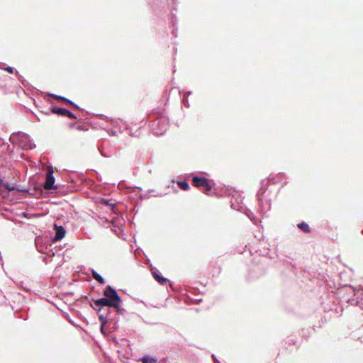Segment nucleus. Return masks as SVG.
Returning <instances> with one entry per match:
<instances>
[{
    "mask_svg": "<svg viewBox=\"0 0 363 363\" xmlns=\"http://www.w3.org/2000/svg\"><path fill=\"white\" fill-rule=\"evenodd\" d=\"M261 191H262V189H259V191L257 193V196H258L257 200H258V202L260 206V211L262 212V213H264L269 208V202L268 199H264L260 196Z\"/></svg>",
    "mask_w": 363,
    "mask_h": 363,
    "instance_id": "7",
    "label": "nucleus"
},
{
    "mask_svg": "<svg viewBox=\"0 0 363 363\" xmlns=\"http://www.w3.org/2000/svg\"><path fill=\"white\" fill-rule=\"evenodd\" d=\"M194 185L196 187L205 188L206 191H209L212 189L211 185L208 179L206 177H193Z\"/></svg>",
    "mask_w": 363,
    "mask_h": 363,
    "instance_id": "3",
    "label": "nucleus"
},
{
    "mask_svg": "<svg viewBox=\"0 0 363 363\" xmlns=\"http://www.w3.org/2000/svg\"><path fill=\"white\" fill-rule=\"evenodd\" d=\"M355 304L359 306L362 309H363V303L359 300L355 301Z\"/></svg>",
    "mask_w": 363,
    "mask_h": 363,
    "instance_id": "28",
    "label": "nucleus"
},
{
    "mask_svg": "<svg viewBox=\"0 0 363 363\" xmlns=\"http://www.w3.org/2000/svg\"><path fill=\"white\" fill-rule=\"evenodd\" d=\"M233 199L235 201H231V207L233 209L240 211L242 208V206L240 204L242 203V199L240 196V194L236 193L235 195H233Z\"/></svg>",
    "mask_w": 363,
    "mask_h": 363,
    "instance_id": "9",
    "label": "nucleus"
},
{
    "mask_svg": "<svg viewBox=\"0 0 363 363\" xmlns=\"http://www.w3.org/2000/svg\"><path fill=\"white\" fill-rule=\"evenodd\" d=\"M91 306L94 310L96 311L98 313H99L104 308L103 306L95 305L94 303H91Z\"/></svg>",
    "mask_w": 363,
    "mask_h": 363,
    "instance_id": "23",
    "label": "nucleus"
},
{
    "mask_svg": "<svg viewBox=\"0 0 363 363\" xmlns=\"http://www.w3.org/2000/svg\"><path fill=\"white\" fill-rule=\"evenodd\" d=\"M269 179L271 180L274 184L277 182V181L274 180L272 177H269Z\"/></svg>",
    "mask_w": 363,
    "mask_h": 363,
    "instance_id": "33",
    "label": "nucleus"
},
{
    "mask_svg": "<svg viewBox=\"0 0 363 363\" xmlns=\"http://www.w3.org/2000/svg\"><path fill=\"white\" fill-rule=\"evenodd\" d=\"M141 198H142V199H147V198H148V196H147V194L142 195V196H141Z\"/></svg>",
    "mask_w": 363,
    "mask_h": 363,
    "instance_id": "35",
    "label": "nucleus"
},
{
    "mask_svg": "<svg viewBox=\"0 0 363 363\" xmlns=\"http://www.w3.org/2000/svg\"><path fill=\"white\" fill-rule=\"evenodd\" d=\"M168 127L167 121L165 118L155 119L152 123V133L156 136L162 135L167 130Z\"/></svg>",
    "mask_w": 363,
    "mask_h": 363,
    "instance_id": "2",
    "label": "nucleus"
},
{
    "mask_svg": "<svg viewBox=\"0 0 363 363\" xmlns=\"http://www.w3.org/2000/svg\"><path fill=\"white\" fill-rule=\"evenodd\" d=\"M109 134L112 136H118L117 130H116L114 128L110 130Z\"/></svg>",
    "mask_w": 363,
    "mask_h": 363,
    "instance_id": "26",
    "label": "nucleus"
},
{
    "mask_svg": "<svg viewBox=\"0 0 363 363\" xmlns=\"http://www.w3.org/2000/svg\"><path fill=\"white\" fill-rule=\"evenodd\" d=\"M77 130H86L87 129H85L83 125H78L77 126Z\"/></svg>",
    "mask_w": 363,
    "mask_h": 363,
    "instance_id": "29",
    "label": "nucleus"
},
{
    "mask_svg": "<svg viewBox=\"0 0 363 363\" xmlns=\"http://www.w3.org/2000/svg\"><path fill=\"white\" fill-rule=\"evenodd\" d=\"M152 276L154 277V278L162 285H163V284H166L167 281H169V280L167 278L161 276L157 272V270L156 271L152 270Z\"/></svg>",
    "mask_w": 363,
    "mask_h": 363,
    "instance_id": "12",
    "label": "nucleus"
},
{
    "mask_svg": "<svg viewBox=\"0 0 363 363\" xmlns=\"http://www.w3.org/2000/svg\"><path fill=\"white\" fill-rule=\"evenodd\" d=\"M52 169L48 171L46 174V179L44 184V188L47 190H53L57 189V186L55 185V179L53 175Z\"/></svg>",
    "mask_w": 363,
    "mask_h": 363,
    "instance_id": "4",
    "label": "nucleus"
},
{
    "mask_svg": "<svg viewBox=\"0 0 363 363\" xmlns=\"http://www.w3.org/2000/svg\"><path fill=\"white\" fill-rule=\"evenodd\" d=\"M177 184L181 189L184 191L188 190L190 187L189 183L186 181H178Z\"/></svg>",
    "mask_w": 363,
    "mask_h": 363,
    "instance_id": "18",
    "label": "nucleus"
},
{
    "mask_svg": "<svg viewBox=\"0 0 363 363\" xmlns=\"http://www.w3.org/2000/svg\"><path fill=\"white\" fill-rule=\"evenodd\" d=\"M6 189H8V191H13V190H15V189H16V186H11L10 184H7V185L6 186Z\"/></svg>",
    "mask_w": 363,
    "mask_h": 363,
    "instance_id": "27",
    "label": "nucleus"
},
{
    "mask_svg": "<svg viewBox=\"0 0 363 363\" xmlns=\"http://www.w3.org/2000/svg\"><path fill=\"white\" fill-rule=\"evenodd\" d=\"M93 303H94L95 305L103 306V307H108L111 308V305L107 301V298H106L104 296L98 299H92Z\"/></svg>",
    "mask_w": 363,
    "mask_h": 363,
    "instance_id": "11",
    "label": "nucleus"
},
{
    "mask_svg": "<svg viewBox=\"0 0 363 363\" xmlns=\"http://www.w3.org/2000/svg\"><path fill=\"white\" fill-rule=\"evenodd\" d=\"M18 135L21 137V140L23 142H26L25 144L22 145L23 147H27L30 150H32L35 147V144L30 139V137L29 136V135L24 133H19Z\"/></svg>",
    "mask_w": 363,
    "mask_h": 363,
    "instance_id": "8",
    "label": "nucleus"
},
{
    "mask_svg": "<svg viewBox=\"0 0 363 363\" xmlns=\"http://www.w3.org/2000/svg\"><path fill=\"white\" fill-rule=\"evenodd\" d=\"M297 227L304 233H310L311 231L308 224L305 222L298 223Z\"/></svg>",
    "mask_w": 363,
    "mask_h": 363,
    "instance_id": "17",
    "label": "nucleus"
},
{
    "mask_svg": "<svg viewBox=\"0 0 363 363\" xmlns=\"http://www.w3.org/2000/svg\"><path fill=\"white\" fill-rule=\"evenodd\" d=\"M111 308H114L120 315H123L125 312V309L121 307L120 303H116V306H111Z\"/></svg>",
    "mask_w": 363,
    "mask_h": 363,
    "instance_id": "19",
    "label": "nucleus"
},
{
    "mask_svg": "<svg viewBox=\"0 0 363 363\" xmlns=\"http://www.w3.org/2000/svg\"><path fill=\"white\" fill-rule=\"evenodd\" d=\"M362 233H363V229H362Z\"/></svg>",
    "mask_w": 363,
    "mask_h": 363,
    "instance_id": "43",
    "label": "nucleus"
},
{
    "mask_svg": "<svg viewBox=\"0 0 363 363\" xmlns=\"http://www.w3.org/2000/svg\"><path fill=\"white\" fill-rule=\"evenodd\" d=\"M100 330L101 333L105 334V325H101Z\"/></svg>",
    "mask_w": 363,
    "mask_h": 363,
    "instance_id": "31",
    "label": "nucleus"
},
{
    "mask_svg": "<svg viewBox=\"0 0 363 363\" xmlns=\"http://www.w3.org/2000/svg\"><path fill=\"white\" fill-rule=\"evenodd\" d=\"M91 274H92L93 278L96 281H97L99 284H105V280H104V277L100 274H99L96 271H95L94 269H91Z\"/></svg>",
    "mask_w": 363,
    "mask_h": 363,
    "instance_id": "14",
    "label": "nucleus"
},
{
    "mask_svg": "<svg viewBox=\"0 0 363 363\" xmlns=\"http://www.w3.org/2000/svg\"><path fill=\"white\" fill-rule=\"evenodd\" d=\"M65 116L69 117L70 118H74V119L77 118V116L68 109L66 110Z\"/></svg>",
    "mask_w": 363,
    "mask_h": 363,
    "instance_id": "22",
    "label": "nucleus"
},
{
    "mask_svg": "<svg viewBox=\"0 0 363 363\" xmlns=\"http://www.w3.org/2000/svg\"><path fill=\"white\" fill-rule=\"evenodd\" d=\"M125 130H129L130 132H129V135L132 137H136V138H138L140 137L141 133H140V128H138L137 130H135V132L133 131L132 128H130V126L128 125V124H125Z\"/></svg>",
    "mask_w": 363,
    "mask_h": 363,
    "instance_id": "16",
    "label": "nucleus"
},
{
    "mask_svg": "<svg viewBox=\"0 0 363 363\" xmlns=\"http://www.w3.org/2000/svg\"><path fill=\"white\" fill-rule=\"evenodd\" d=\"M104 296L111 306H116V303H121L122 300L117 291L111 286L108 285L104 291Z\"/></svg>",
    "mask_w": 363,
    "mask_h": 363,
    "instance_id": "1",
    "label": "nucleus"
},
{
    "mask_svg": "<svg viewBox=\"0 0 363 363\" xmlns=\"http://www.w3.org/2000/svg\"><path fill=\"white\" fill-rule=\"evenodd\" d=\"M101 118H104L107 120V121L111 124V125L114 129H118L120 133L124 132L125 129H123L122 124L123 123V121L121 118H108L105 115H100Z\"/></svg>",
    "mask_w": 363,
    "mask_h": 363,
    "instance_id": "5",
    "label": "nucleus"
},
{
    "mask_svg": "<svg viewBox=\"0 0 363 363\" xmlns=\"http://www.w3.org/2000/svg\"><path fill=\"white\" fill-rule=\"evenodd\" d=\"M55 235L52 238V241L57 242L63 239L65 236L66 230L62 225H54Z\"/></svg>",
    "mask_w": 363,
    "mask_h": 363,
    "instance_id": "6",
    "label": "nucleus"
},
{
    "mask_svg": "<svg viewBox=\"0 0 363 363\" xmlns=\"http://www.w3.org/2000/svg\"><path fill=\"white\" fill-rule=\"evenodd\" d=\"M67 108L61 107H51L50 111L52 113L57 114L61 116H65Z\"/></svg>",
    "mask_w": 363,
    "mask_h": 363,
    "instance_id": "13",
    "label": "nucleus"
},
{
    "mask_svg": "<svg viewBox=\"0 0 363 363\" xmlns=\"http://www.w3.org/2000/svg\"><path fill=\"white\" fill-rule=\"evenodd\" d=\"M99 319L101 322V325H106L108 321V318L103 314H99Z\"/></svg>",
    "mask_w": 363,
    "mask_h": 363,
    "instance_id": "20",
    "label": "nucleus"
},
{
    "mask_svg": "<svg viewBox=\"0 0 363 363\" xmlns=\"http://www.w3.org/2000/svg\"><path fill=\"white\" fill-rule=\"evenodd\" d=\"M74 123H71V124H70V127H71V128H72V127H74Z\"/></svg>",
    "mask_w": 363,
    "mask_h": 363,
    "instance_id": "41",
    "label": "nucleus"
},
{
    "mask_svg": "<svg viewBox=\"0 0 363 363\" xmlns=\"http://www.w3.org/2000/svg\"><path fill=\"white\" fill-rule=\"evenodd\" d=\"M280 176L282 177V176H285L283 173H280Z\"/></svg>",
    "mask_w": 363,
    "mask_h": 363,
    "instance_id": "42",
    "label": "nucleus"
},
{
    "mask_svg": "<svg viewBox=\"0 0 363 363\" xmlns=\"http://www.w3.org/2000/svg\"><path fill=\"white\" fill-rule=\"evenodd\" d=\"M105 203H106V205H110V206H115L114 204H111V203H109L108 201H105Z\"/></svg>",
    "mask_w": 363,
    "mask_h": 363,
    "instance_id": "36",
    "label": "nucleus"
},
{
    "mask_svg": "<svg viewBox=\"0 0 363 363\" xmlns=\"http://www.w3.org/2000/svg\"><path fill=\"white\" fill-rule=\"evenodd\" d=\"M140 361L142 363H156L157 362V359L155 357L146 355L140 359Z\"/></svg>",
    "mask_w": 363,
    "mask_h": 363,
    "instance_id": "15",
    "label": "nucleus"
},
{
    "mask_svg": "<svg viewBox=\"0 0 363 363\" xmlns=\"http://www.w3.org/2000/svg\"><path fill=\"white\" fill-rule=\"evenodd\" d=\"M173 34H174V35L175 37H177V31H173Z\"/></svg>",
    "mask_w": 363,
    "mask_h": 363,
    "instance_id": "39",
    "label": "nucleus"
},
{
    "mask_svg": "<svg viewBox=\"0 0 363 363\" xmlns=\"http://www.w3.org/2000/svg\"><path fill=\"white\" fill-rule=\"evenodd\" d=\"M212 357H213V359H215V361L216 362V363H220V361H218V360L216 359V357L215 354H212Z\"/></svg>",
    "mask_w": 363,
    "mask_h": 363,
    "instance_id": "32",
    "label": "nucleus"
},
{
    "mask_svg": "<svg viewBox=\"0 0 363 363\" xmlns=\"http://www.w3.org/2000/svg\"><path fill=\"white\" fill-rule=\"evenodd\" d=\"M3 69L11 73V74H12L15 70V69L11 66H7L6 67H4Z\"/></svg>",
    "mask_w": 363,
    "mask_h": 363,
    "instance_id": "24",
    "label": "nucleus"
},
{
    "mask_svg": "<svg viewBox=\"0 0 363 363\" xmlns=\"http://www.w3.org/2000/svg\"><path fill=\"white\" fill-rule=\"evenodd\" d=\"M135 188H136L137 189H138V191H142V188H141V187H140V186H136Z\"/></svg>",
    "mask_w": 363,
    "mask_h": 363,
    "instance_id": "38",
    "label": "nucleus"
},
{
    "mask_svg": "<svg viewBox=\"0 0 363 363\" xmlns=\"http://www.w3.org/2000/svg\"><path fill=\"white\" fill-rule=\"evenodd\" d=\"M49 96H50L51 97H52L54 99H58L60 101H65V103H67V104H70L71 106H72L73 107H74L77 109H80V107L77 104H75L74 102H73L72 101H71L70 99H69L65 96H62L60 95H57L55 94H50Z\"/></svg>",
    "mask_w": 363,
    "mask_h": 363,
    "instance_id": "10",
    "label": "nucleus"
},
{
    "mask_svg": "<svg viewBox=\"0 0 363 363\" xmlns=\"http://www.w3.org/2000/svg\"><path fill=\"white\" fill-rule=\"evenodd\" d=\"M182 104L186 107H189V103L187 97L184 96L182 99Z\"/></svg>",
    "mask_w": 363,
    "mask_h": 363,
    "instance_id": "25",
    "label": "nucleus"
},
{
    "mask_svg": "<svg viewBox=\"0 0 363 363\" xmlns=\"http://www.w3.org/2000/svg\"><path fill=\"white\" fill-rule=\"evenodd\" d=\"M15 190H16L18 191H21V192L26 191V189H21V187H16Z\"/></svg>",
    "mask_w": 363,
    "mask_h": 363,
    "instance_id": "30",
    "label": "nucleus"
},
{
    "mask_svg": "<svg viewBox=\"0 0 363 363\" xmlns=\"http://www.w3.org/2000/svg\"><path fill=\"white\" fill-rule=\"evenodd\" d=\"M247 217L252 220L253 221L254 223H256V218L254 216V213L250 211H248L247 213H246Z\"/></svg>",
    "mask_w": 363,
    "mask_h": 363,
    "instance_id": "21",
    "label": "nucleus"
},
{
    "mask_svg": "<svg viewBox=\"0 0 363 363\" xmlns=\"http://www.w3.org/2000/svg\"><path fill=\"white\" fill-rule=\"evenodd\" d=\"M38 252H41V253H45V252H43L41 249H40L38 247Z\"/></svg>",
    "mask_w": 363,
    "mask_h": 363,
    "instance_id": "37",
    "label": "nucleus"
},
{
    "mask_svg": "<svg viewBox=\"0 0 363 363\" xmlns=\"http://www.w3.org/2000/svg\"><path fill=\"white\" fill-rule=\"evenodd\" d=\"M289 344H292V345H294L295 344V342L294 340H291V342H289Z\"/></svg>",
    "mask_w": 363,
    "mask_h": 363,
    "instance_id": "40",
    "label": "nucleus"
},
{
    "mask_svg": "<svg viewBox=\"0 0 363 363\" xmlns=\"http://www.w3.org/2000/svg\"><path fill=\"white\" fill-rule=\"evenodd\" d=\"M191 93H192V92H191V91H186V92H184V95H185V94L191 95Z\"/></svg>",
    "mask_w": 363,
    "mask_h": 363,
    "instance_id": "34",
    "label": "nucleus"
}]
</instances>
